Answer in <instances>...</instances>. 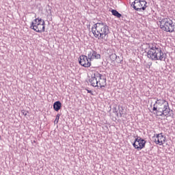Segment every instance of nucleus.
<instances>
[{
    "label": "nucleus",
    "instance_id": "dca6fc26",
    "mask_svg": "<svg viewBox=\"0 0 175 175\" xmlns=\"http://www.w3.org/2000/svg\"><path fill=\"white\" fill-rule=\"evenodd\" d=\"M111 12L112 13V15L117 17V18H121V17H122V14H120L116 10H111Z\"/></svg>",
    "mask_w": 175,
    "mask_h": 175
},
{
    "label": "nucleus",
    "instance_id": "f8f14e48",
    "mask_svg": "<svg viewBox=\"0 0 175 175\" xmlns=\"http://www.w3.org/2000/svg\"><path fill=\"white\" fill-rule=\"evenodd\" d=\"M61 107H62L61 101L58 100L53 103V110H55V111H59V110H61Z\"/></svg>",
    "mask_w": 175,
    "mask_h": 175
},
{
    "label": "nucleus",
    "instance_id": "b1692460",
    "mask_svg": "<svg viewBox=\"0 0 175 175\" xmlns=\"http://www.w3.org/2000/svg\"><path fill=\"white\" fill-rule=\"evenodd\" d=\"M136 0H135L132 3H131V6L132 8H133V9H135V6H136Z\"/></svg>",
    "mask_w": 175,
    "mask_h": 175
},
{
    "label": "nucleus",
    "instance_id": "0eeeda50",
    "mask_svg": "<svg viewBox=\"0 0 175 175\" xmlns=\"http://www.w3.org/2000/svg\"><path fill=\"white\" fill-rule=\"evenodd\" d=\"M79 64L83 68H90L91 66V61L88 58V56L82 55L79 57Z\"/></svg>",
    "mask_w": 175,
    "mask_h": 175
},
{
    "label": "nucleus",
    "instance_id": "f03ea898",
    "mask_svg": "<svg viewBox=\"0 0 175 175\" xmlns=\"http://www.w3.org/2000/svg\"><path fill=\"white\" fill-rule=\"evenodd\" d=\"M147 57L152 61H166V55L159 48L154 51H148Z\"/></svg>",
    "mask_w": 175,
    "mask_h": 175
},
{
    "label": "nucleus",
    "instance_id": "f3484780",
    "mask_svg": "<svg viewBox=\"0 0 175 175\" xmlns=\"http://www.w3.org/2000/svg\"><path fill=\"white\" fill-rule=\"evenodd\" d=\"M46 31V26L44 25H39L37 27V32L38 33H42V32H44Z\"/></svg>",
    "mask_w": 175,
    "mask_h": 175
},
{
    "label": "nucleus",
    "instance_id": "2eb2a0df",
    "mask_svg": "<svg viewBox=\"0 0 175 175\" xmlns=\"http://www.w3.org/2000/svg\"><path fill=\"white\" fill-rule=\"evenodd\" d=\"M148 51H152L154 50H157L158 49H161L157 44H148Z\"/></svg>",
    "mask_w": 175,
    "mask_h": 175
},
{
    "label": "nucleus",
    "instance_id": "6e6552de",
    "mask_svg": "<svg viewBox=\"0 0 175 175\" xmlns=\"http://www.w3.org/2000/svg\"><path fill=\"white\" fill-rule=\"evenodd\" d=\"M88 57L90 61H91L92 59H100L101 58L100 54L98 53V52L94 51L93 49H91L88 53Z\"/></svg>",
    "mask_w": 175,
    "mask_h": 175
},
{
    "label": "nucleus",
    "instance_id": "9b49d317",
    "mask_svg": "<svg viewBox=\"0 0 175 175\" xmlns=\"http://www.w3.org/2000/svg\"><path fill=\"white\" fill-rule=\"evenodd\" d=\"M115 113H116L118 117H122V114H124V108L121 105L118 106V109L115 108Z\"/></svg>",
    "mask_w": 175,
    "mask_h": 175
},
{
    "label": "nucleus",
    "instance_id": "a878e982",
    "mask_svg": "<svg viewBox=\"0 0 175 175\" xmlns=\"http://www.w3.org/2000/svg\"><path fill=\"white\" fill-rule=\"evenodd\" d=\"M103 87H105V85H100V88H103Z\"/></svg>",
    "mask_w": 175,
    "mask_h": 175
},
{
    "label": "nucleus",
    "instance_id": "bb28decb",
    "mask_svg": "<svg viewBox=\"0 0 175 175\" xmlns=\"http://www.w3.org/2000/svg\"><path fill=\"white\" fill-rule=\"evenodd\" d=\"M106 81V78H103Z\"/></svg>",
    "mask_w": 175,
    "mask_h": 175
},
{
    "label": "nucleus",
    "instance_id": "c85d7f7f",
    "mask_svg": "<svg viewBox=\"0 0 175 175\" xmlns=\"http://www.w3.org/2000/svg\"><path fill=\"white\" fill-rule=\"evenodd\" d=\"M118 61H121V59H120V58H119V59H118Z\"/></svg>",
    "mask_w": 175,
    "mask_h": 175
},
{
    "label": "nucleus",
    "instance_id": "412c9836",
    "mask_svg": "<svg viewBox=\"0 0 175 175\" xmlns=\"http://www.w3.org/2000/svg\"><path fill=\"white\" fill-rule=\"evenodd\" d=\"M61 116V115L59 113H58L57 116H56V118L54 121V124H58V121H59V117Z\"/></svg>",
    "mask_w": 175,
    "mask_h": 175
},
{
    "label": "nucleus",
    "instance_id": "39448f33",
    "mask_svg": "<svg viewBox=\"0 0 175 175\" xmlns=\"http://www.w3.org/2000/svg\"><path fill=\"white\" fill-rule=\"evenodd\" d=\"M134 148L136 150H143L146 147V140L143 139L142 137L137 136L135 139V142L133 144Z\"/></svg>",
    "mask_w": 175,
    "mask_h": 175
},
{
    "label": "nucleus",
    "instance_id": "4468645a",
    "mask_svg": "<svg viewBox=\"0 0 175 175\" xmlns=\"http://www.w3.org/2000/svg\"><path fill=\"white\" fill-rule=\"evenodd\" d=\"M89 82L91 83V85H92V87H98V80L96 79V78H95V77H91V78H90L89 79Z\"/></svg>",
    "mask_w": 175,
    "mask_h": 175
},
{
    "label": "nucleus",
    "instance_id": "ddd939ff",
    "mask_svg": "<svg viewBox=\"0 0 175 175\" xmlns=\"http://www.w3.org/2000/svg\"><path fill=\"white\" fill-rule=\"evenodd\" d=\"M109 58L111 61H116L118 62V64H121L122 62V60H118L120 59V56H117L116 53H112L109 55Z\"/></svg>",
    "mask_w": 175,
    "mask_h": 175
},
{
    "label": "nucleus",
    "instance_id": "6ab92c4d",
    "mask_svg": "<svg viewBox=\"0 0 175 175\" xmlns=\"http://www.w3.org/2000/svg\"><path fill=\"white\" fill-rule=\"evenodd\" d=\"M38 25H35V23H31L30 25V29H33V31H35L36 32H37L38 31Z\"/></svg>",
    "mask_w": 175,
    "mask_h": 175
},
{
    "label": "nucleus",
    "instance_id": "1a4fd4ad",
    "mask_svg": "<svg viewBox=\"0 0 175 175\" xmlns=\"http://www.w3.org/2000/svg\"><path fill=\"white\" fill-rule=\"evenodd\" d=\"M154 136H156V138L154 139V143L156 144H159V146H162L165 142H166V137L165 135H162V133L160 134H154Z\"/></svg>",
    "mask_w": 175,
    "mask_h": 175
},
{
    "label": "nucleus",
    "instance_id": "5701e85b",
    "mask_svg": "<svg viewBox=\"0 0 175 175\" xmlns=\"http://www.w3.org/2000/svg\"><path fill=\"white\" fill-rule=\"evenodd\" d=\"M88 94H90L91 95H94V93L92 92V90H90L88 89H85Z\"/></svg>",
    "mask_w": 175,
    "mask_h": 175
},
{
    "label": "nucleus",
    "instance_id": "7ed1b4c3",
    "mask_svg": "<svg viewBox=\"0 0 175 175\" xmlns=\"http://www.w3.org/2000/svg\"><path fill=\"white\" fill-rule=\"evenodd\" d=\"M159 24L161 29L165 32H174V25L173 21L169 18H161L159 19Z\"/></svg>",
    "mask_w": 175,
    "mask_h": 175
},
{
    "label": "nucleus",
    "instance_id": "423d86ee",
    "mask_svg": "<svg viewBox=\"0 0 175 175\" xmlns=\"http://www.w3.org/2000/svg\"><path fill=\"white\" fill-rule=\"evenodd\" d=\"M136 6H134V10L137 12H142L147 9V1L144 0H135Z\"/></svg>",
    "mask_w": 175,
    "mask_h": 175
},
{
    "label": "nucleus",
    "instance_id": "9d476101",
    "mask_svg": "<svg viewBox=\"0 0 175 175\" xmlns=\"http://www.w3.org/2000/svg\"><path fill=\"white\" fill-rule=\"evenodd\" d=\"M155 105H159V107H164L165 106L169 107V103L164 99H157Z\"/></svg>",
    "mask_w": 175,
    "mask_h": 175
},
{
    "label": "nucleus",
    "instance_id": "cd10ccee",
    "mask_svg": "<svg viewBox=\"0 0 175 175\" xmlns=\"http://www.w3.org/2000/svg\"><path fill=\"white\" fill-rule=\"evenodd\" d=\"M2 139V137L0 135V140Z\"/></svg>",
    "mask_w": 175,
    "mask_h": 175
},
{
    "label": "nucleus",
    "instance_id": "f257e3e1",
    "mask_svg": "<svg viewBox=\"0 0 175 175\" xmlns=\"http://www.w3.org/2000/svg\"><path fill=\"white\" fill-rule=\"evenodd\" d=\"M92 32L97 39H105L110 33V29L106 23H97L92 27Z\"/></svg>",
    "mask_w": 175,
    "mask_h": 175
},
{
    "label": "nucleus",
    "instance_id": "4be33fe9",
    "mask_svg": "<svg viewBox=\"0 0 175 175\" xmlns=\"http://www.w3.org/2000/svg\"><path fill=\"white\" fill-rule=\"evenodd\" d=\"M38 21H39V18H37L34 19V20L31 22V23H33L34 25H36V24H38Z\"/></svg>",
    "mask_w": 175,
    "mask_h": 175
},
{
    "label": "nucleus",
    "instance_id": "20e7f679",
    "mask_svg": "<svg viewBox=\"0 0 175 175\" xmlns=\"http://www.w3.org/2000/svg\"><path fill=\"white\" fill-rule=\"evenodd\" d=\"M153 111H156V114L162 117H173L174 113L170 112V107L164 105V107H155V104L153 107Z\"/></svg>",
    "mask_w": 175,
    "mask_h": 175
},
{
    "label": "nucleus",
    "instance_id": "393cba45",
    "mask_svg": "<svg viewBox=\"0 0 175 175\" xmlns=\"http://www.w3.org/2000/svg\"><path fill=\"white\" fill-rule=\"evenodd\" d=\"M21 113L23 114V116H27V111L25 110H22Z\"/></svg>",
    "mask_w": 175,
    "mask_h": 175
},
{
    "label": "nucleus",
    "instance_id": "a211bd4d",
    "mask_svg": "<svg viewBox=\"0 0 175 175\" xmlns=\"http://www.w3.org/2000/svg\"><path fill=\"white\" fill-rule=\"evenodd\" d=\"M92 77H94L95 79L98 78L99 80H102V74L96 72L94 75H92Z\"/></svg>",
    "mask_w": 175,
    "mask_h": 175
},
{
    "label": "nucleus",
    "instance_id": "aec40b11",
    "mask_svg": "<svg viewBox=\"0 0 175 175\" xmlns=\"http://www.w3.org/2000/svg\"><path fill=\"white\" fill-rule=\"evenodd\" d=\"M44 21L42 20V18H39L38 22H37V24L36 25H44Z\"/></svg>",
    "mask_w": 175,
    "mask_h": 175
}]
</instances>
